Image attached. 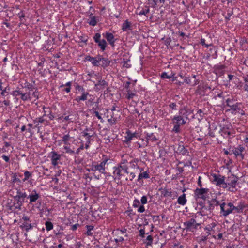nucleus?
<instances>
[{"label": "nucleus", "instance_id": "nucleus-1", "mask_svg": "<svg viewBox=\"0 0 248 248\" xmlns=\"http://www.w3.org/2000/svg\"><path fill=\"white\" fill-rule=\"evenodd\" d=\"M13 94L16 96L21 95V99L24 101L33 99L35 101L38 99L39 93L37 89L24 92V90L18 89L13 91Z\"/></svg>", "mask_w": 248, "mask_h": 248}, {"label": "nucleus", "instance_id": "nucleus-2", "mask_svg": "<svg viewBox=\"0 0 248 248\" xmlns=\"http://www.w3.org/2000/svg\"><path fill=\"white\" fill-rule=\"evenodd\" d=\"M108 160V158H105L102 160L99 164H98L96 162H93L90 166V168L88 169V170L94 172L93 173L94 177L96 179L99 180L101 177V175L96 174L95 172L98 171L101 174H105V166Z\"/></svg>", "mask_w": 248, "mask_h": 248}, {"label": "nucleus", "instance_id": "nucleus-3", "mask_svg": "<svg viewBox=\"0 0 248 248\" xmlns=\"http://www.w3.org/2000/svg\"><path fill=\"white\" fill-rule=\"evenodd\" d=\"M220 207V213L224 217H226L231 213H232V203L223 202L219 204Z\"/></svg>", "mask_w": 248, "mask_h": 248}, {"label": "nucleus", "instance_id": "nucleus-4", "mask_svg": "<svg viewBox=\"0 0 248 248\" xmlns=\"http://www.w3.org/2000/svg\"><path fill=\"white\" fill-rule=\"evenodd\" d=\"M76 89L78 91L77 93H79L80 92L81 93V95H77L75 99V101L77 102H80V101L86 100L88 98V96L89 95V94L88 92L85 91V89L83 87L78 85L76 86Z\"/></svg>", "mask_w": 248, "mask_h": 248}, {"label": "nucleus", "instance_id": "nucleus-5", "mask_svg": "<svg viewBox=\"0 0 248 248\" xmlns=\"http://www.w3.org/2000/svg\"><path fill=\"white\" fill-rule=\"evenodd\" d=\"M209 191V189L208 188H197L194 190V197L196 199H203V200H205V199H206L205 194H207Z\"/></svg>", "mask_w": 248, "mask_h": 248}, {"label": "nucleus", "instance_id": "nucleus-6", "mask_svg": "<svg viewBox=\"0 0 248 248\" xmlns=\"http://www.w3.org/2000/svg\"><path fill=\"white\" fill-rule=\"evenodd\" d=\"M238 180V178L233 174H232L227 178L226 181L227 184L229 186H231V187H229L228 189L229 191L232 192L234 191L233 189H231V188H232L233 189L236 187Z\"/></svg>", "mask_w": 248, "mask_h": 248}, {"label": "nucleus", "instance_id": "nucleus-7", "mask_svg": "<svg viewBox=\"0 0 248 248\" xmlns=\"http://www.w3.org/2000/svg\"><path fill=\"white\" fill-rule=\"evenodd\" d=\"M100 38L101 34L99 33H96L93 36L94 42L97 44L101 50L103 51L106 49L107 42L104 39L101 40Z\"/></svg>", "mask_w": 248, "mask_h": 248}, {"label": "nucleus", "instance_id": "nucleus-8", "mask_svg": "<svg viewBox=\"0 0 248 248\" xmlns=\"http://www.w3.org/2000/svg\"><path fill=\"white\" fill-rule=\"evenodd\" d=\"M49 156L51 158L52 165L54 167L57 166L58 165L59 161L61 160V155L55 151H51L49 154Z\"/></svg>", "mask_w": 248, "mask_h": 248}, {"label": "nucleus", "instance_id": "nucleus-9", "mask_svg": "<svg viewBox=\"0 0 248 248\" xmlns=\"http://www.w3.org/2000/svg\"><path fill=\"white\" fill-rule=\"evenodd\" d=\"M145 138L146 140L143 142V146L146 147L148 146L149 142H155L158 140V139L156 138V137L155 135L153 133H148L145 132Z\"/></svg>", "mask_w": 248, "mask_h": 248}, {"label": "nucleus", "instance_id": "nucleus-10", "mask_svg": "<svg viewBox=\"0 0 248 248\" xmlns=\"http://www.w3.org/2000/svg\"><path fill=\"white\" fill-rule=\"evenodd\" d=\"M46 114L45 113L43 116L36 118L35 119L33 120V123L35 124V127L39 128L41 126L40 124H42L46 126L48 125V122L47 120L44 118V116H46Z\"/></svg>", "mask_w": 248, "mask_h": 248}, {"label": "nucleus", "instance_id": "nucleus-11", "mask_svg": "<svg viewBox=\"0 0 248 248\" xmlns=\"http://www.w3.org/2000/svg\"><path fill=\"white\" fill-rule=\"evenodd\" d=\"M245 150V148L241 145H238L236 148L232 150L233 153L235 156L239 157L242 160L244 158V155L243 154Z\"/></svg>", "mask_w": 248, "mask_h": 248}, {"label": "nucleus", "instance_id": "nucleus-12", "mask_svg": "<svg viewBox=\"0 0 248 248\" xmlns=\"http://www.w3.org/2000/svg\"><path fill=\"white\" fill-rule=\"evenodd\" d=\"M81 134L86 140H91V138L94 136L95 133L92 128H86L81 132Z\"/></svg>", "mask_w": 248, "mask_h": 248}, {"label": "nucleus", "instance_id": "nucleus-13", "mask_svg": "<svg viewBox=\"0 0 248 248\" xmlns=\"http://www.w3.org/2000/svg\"><path fill=\"white\" fill-rule=\"evenodd\" d=\"M113 170V177H115V179L117 178L118 180H120L123 175V170L120 167V164L117 166L114 167Z\"/></svg>", "mask_w": 248, "mask_h": 248}, {"label": "nucleus", "instance_id": "nucleus-14", "mask_svg": "<svg viewBox=\"0 0 248 248\" xmlns=\"http://www.w3.org/2000/svg\"><path fill=\"white\" fill-rule=\"evenodd\" d=\"M195 220L193 218H191L189 220L184 223L185 229L186 231H193L194 230V224Z\"/></svg>", "mask_w": 248, "mask_h": 248}, {"label": "nucleus", "instance_id": "nucleus-15", "mask_svg": "<svg viewBox=\"0 0 248 248\" xmlns=\"http://www.w3.org/2000/svg\"><path fill=\"white\" fill-rule=\"evenodd\" d=\"M160 190L162 195L164 197L170 196L174 199L178 196L177 193L175 191H170L166 188L162 189Z\"/></svg>", "mask_w": 248, "mask_h": 248}, {"label": "nucleus", "instance_id": "nucleus-16", "mask_svg": "<svg viewBox=\"0 0 248 248\" xmlns=\"http://www.w3.org/2000/svg\"><path fill=\"white\" fill-rule=\"evenodd\" d=\"M213 178V181L216 183V185L219 186H221V184L224 183L225 181V177L221 175H217L216 174H213L212 175Z\"/></svg>", "mask_w": 248, "mask_h": 248}, {"label": "nucleus", "instance_id": "nucleus-17", "mask_svg": "<svg viewBox=\"0 0 248 248\" xmlns=\"http://www.w3.org/2000/svg\"><path fill=\"white\" fill-rule=\"evenodd\" d=\"M28 195L27 193L25 192H22L20 190H18L17 191V194L15 197V199L16 201H19V202L21 203V202H25V199L26 198H28Z\"/></svg>", "mask_w": 248, "mask_h": 248}, {"label": "nucleus", "instance_id": "nucleus-18", "mask_svg": "<svg viewBox=\"0 0 248 248\" xmlns=\"http://www.w3.org/2000/svg\"><path fill=\"white\" fill-rule=\"evenodd\" d=\"M164 0H148L147 4L149 7L156 8L160 6V4H163Z\"/></svg>", "mask_w": 248, "mask_h": 248}, {"label": "nucleus", "instance_id": "nucleus-19", "mask_svg": "<svg viewBox=\"0 0 248 248\" xmlns=\"http://www.w3.org/2000/svg\"><path fill=\"white\" fill-rule=\"evenodd\" d=\"M39 194L35 190H32L28 196V198L30 200V203L32 204L37 201L39 198Z\"/></svg>", "mask_w": 248, "mask_h": 248}, {"label": "nucleus", "instance_id": "nucleus-20", "mask_svg": "<svg viewBox=\"0 0 248 248\" xmlns=\"http://www.w3.org/2000/svg\"><path fill=\"white\" fill-rule=\"evenodd\" d=\"M208 205L206 206L205 209L212 212L215 208V206L219 205V202L216 199H212L211 201H208Z\"/></svg>", "mask_w": 248, "mask_h": 248}, {"label": "nucleus", "instance_id": "nucleus-21", "mask_svg": "<svg viewBox=\"0 0 248 248\" xmlns=\"http://www.w3.org/2000/svg\"><path fill=\"white\" fill-rule=\"evenodd\" d=\"M232 213H239L243 212L245 206L244 203L240 202L238 206H235L232 203Z\"/></svg>", "mask_w": 248, "mask_h": 248}, {"label": "nucleus", "instance_id": "nucleus-22", "mask_svg": "<svg viewBox=\"0 0 248 248\" xmlns=\"http://www.w3.org/2000/svg\"><path fill=\"white\" fill-rule=\"evenodd\" d=\"M209 236H207V234L203 235L201 234V236L196 238L197 242L201 245H205L207 243V240L208 239Z\"/></svg>", "mask_w": 248, "mask_h": 248}, {"label": "nucleus", "instance_id": "nucleus-23", "mask_svg": "<svg viewBox=\"0 0 248 248\" xmlns=\"http://www.w3.org/2000/svg\"><path fill=\"white\" fill-rule=\"evenodd\" d=\"M104 36L110 45L114 46L116 40L114 39V36L113 34L109 32H106Z\"/></svg>", "mask_w": 248, "mask_h": 248}, {"label": "nucleus", "instance_id": "nucleus-24", "mask_svg": "<svg viewBox=\"0 0 248 248\" xmlns=\"http://www.w3.org/2000/svg\"><path fill=\"white\" fill-rule=\"evenodd\" d=\"M242 104L240 103H236L232 105L230 108L229 110L232 111V114H236L237 113L238 110H240V108Z\"/></svg>", "mask_w": 248, "mask_h": 248}, {"label": "nucleus", "instance_id": "nucleus-25", "mask_svg": "<svg viewBox=\"0 0 248 248\" xmlns=\"http://www.w3.org/2000/svg\"><path fill=\"white\" fill-rule=\"evenodd\" d=\"M122 30L123 31H128L131 30L132 28L131 22L128 21V20H125L122 24Z\"/></svg>", "mask_w": 248, "mask_h": 248}, {"label": "nucleus", "instance_id": "nucleus-26", "mask_svg": "<svg viewBox=\"0 0 248 248\" xmlns=\"http://www.w3.org/2000/svg\"><path fill=\"white\" fill-rule=\"evenodd\" d=\"M219 132L224 138H229L231 135V132L229 131V127H222Z\"/></svg>", "mask_w": 248, "mask_h": 248}, {"label": "nucleus", "instance_id": "nucleus-27", "mask_svg": "<svg viewBox=\"0 0 248 248\" xmlns=\"http://www.w3.org/2000/svg\"><path fill=\"white\" fill-rule=\"evenodd\" d=\"M216 226V223L213 222L205 227L204 230L207 231L206 233L207 234V236H209L211 234V231H212Z\"/></svg>", "mask_w": 248, "mask_h": 248}, {"label": "nucleus", "instance_id": "nucleus-28", "mask_svg": "<svg viewBox=\"0 0 248 248\" xmlns=\"http://www.w3.org/2000/svg\"><path fill=\"white\" fill-rule=\"evenodd\" d=\"M126 134L124 139V142L126 143L130 142L132 138L135 136V133H132L129 130L126 131Z\"/></svg>", "mask_w": 248, "mask_h": 248}, {"label": "nucleus", "instance_id": "nucleus-29", "mask_svg": "<svg viewBox=\"0 0 248 248\" xmlns=\"http://www.w3.org/2000/svg\"><path fill=\"white\" fill-rule=\"evenodd\" d=\"M172 120H175L177 124L179 125H184L186 123V121L184 120L182 116H175Z\"/></svg>", "mask_w": 248, "mask_h": 248}, {"label": "nucleus", "instance_id": "nucleus-30", "mask_svg": "<svg viewBox=\"0 0 248 248\" xmlns=\"http://www.w3.org/2000/svg\"><path fill=\"white\" fill-rule=\"evenodd\" d=\"M187 202L186 199V195L185 194H183L179 196L177 200V202L179 204L181 205H185Z\"/></svg>", "mask_w": 248, "mask_h": 248}, {"label": "nucleus", "instance_id": "nucleus-31", "mask_svg": "<svg viewBox=\"0 0 248 248\" xmlns=\"http://www.w3.org/2000/svg\"><path fill=\"white\" fill-rule=\"evenodd\" d=\"M178 152L183 155H189V152L184 146V145H179L178 148Z\"/></svg>", "mask_w": 248, "mask_h": 248}, {"label": "nucleus", "instance_id": "nucleus-32", "mask_svg": "<svg viewBox=\"0 0 248 248\" xmlns=\"http://www.w3.org/2000/svg\"><path fill=\"white\" fill-rule=\"evenodd\" d=\"M20 227L28 232L30 230L32 229L33 225L31 222H23L20 225Z\"/></svg>", "mask_w": 248, "mask_h": 248}, {"label": "nucleus", "instance_id": "nucleus-33", "mask_svg": "<svg viewBox=\"0 0 248 248\" xmlns=\"http://www.w3.org/2000/svg\"><path fill=\"white\" fill-rule=\"evenodd\" d=\"M139 161V160L136 158L132 160L129 162V167L134 169L139 168V166L138 165Z\"/></svg>", "mask_w": 248, "mask_h": 248}, {"label": "nucleus", "instance_id": "nucleus-34", "mask_svg": "<svg viewBox=\"0 0 248 248\" xmlns=\"http://www.w3.org/2000/svg\"><path fill=\"white\" fill-rule=\"evenodd\" d=\"M34 89H36L33 85L29 82H26L24 84V87L21 90H24V92H26V91H33Z\"/></svg>", "mask_w": 248, "mask_h": 248}, {"label": "nucleus", "instance_id": "nucleus-35", "mask_svg": "<svg viewBox=\"0 0 248 248\" xmlns=\"http://www.w3.org/2000/svg\"><path fill=\"white\" fill-rule=\"evenodd\" d=\"M116 118L114 117V113L110 112V118L108 119V122L111 125H114L116 124Z\"/></svg>", "mask_w": 248, "mask_h": 248}, {"label": "nucleus", "instance_id": "nucleus-36", "mask_svg": "<svg viewBox=\"0 0 248 248\" xmlns=\"http://www.w3.org/2000/svg\"><path fill=\"white\" fill-rule=\"evenodd\" d=\"M88 23L90 25L92 26H95L97 24L96 17L95 16H93L92 14L90 15V20L88 22Z\"/></svg>", "mask_w": 248, "mask_h": 248}, {"label": "nucleus", "instance_id": "nucleus-37", "mask_svg": "<svg viewBox=\"0 0 248 248\" xmlns=\"http://www.w3.org/2000/svg\"><path fill=\"white\" fill-rule=\"evenodd\" d=\"M18 16L20 20V24H25L26 20L25 18V15L23 11L18 13Z\"/></svg>", "mask_w": 248, "mask_h": 248}, {"label": "nucleus", "instance_id": "nucleus-38", "mask_svg": "<svg viewBox=\"0 0 248 248\" xmlns=\"http://www.w3.org/2000/svg\"><path fill=\"white\" fill-rule=\"evenodd\" d=\"M108 84L104 80H100L98 81L97 83L95 84L96 87L99 86L100 88H104L107 86Z\"/></svg>", "mask_w": 248, "mask_h": 248}, {"label": "nucleus", "instance_id": "nucleus-39", "mask_svg": "<svg viewBox=\"0 0 248 248\" xmlns=\"http://www.w3.org/2000/svg\"><path fill=\"white\" fill-rule=\"evenodd\" d=\"M86 227L87 230L86 234L88 236H92L93 233L91 231L93 230L94 226L92 225H87Z\"/></svg>", "mask_w": 248, "mask_h": 248}, {"label": "nucleus", "instance_id": "nucleus-40", "mask_svg": "<svg viewBox=\"0 0 248 248\" xmlns=\"http://www.w3.org/2000/svg\"><path fill=\"white\" fill-rule=\"evenodd\" d=\"M136 95V93H133L131 90H127V94L126 95L125 97L128 100H130L131 99H132L134 96Z\"/></svg>", "mask_w": 248, "mask_h": 248}, {"label": "nucleus", "instance_id": "nucleus-41", "mask_svg": "<svg viewBox=\"0 0 248 248\" xmlns=\"http://www.w3.org/2000/svg\"><path fill=\"white\" fill-rule=\"evenodd\" d=\"M70 139V137L69 133H68L67 134H66L62 137V140L64 143V144H68V141H69Z\"/></svg>", "mask_w": 248, "mask_h": 248}, {"label": "nucleus", "instance_id": "nucleus-42", "mask_svg": "<svg viewBox=\"0 0 248 248\" xmlns=\"http://www.w3.org/2000/svg\"><path fill=\"white\" fill-rule=\"evenodd\" d=\"M79 38L80 39V42H82L85 45L87 44V42L89 38L88 36L85 35H81L79 37Z\"/></svg>", "mask_w": 248, "mask_h": 248}, {"label": "nucleus", "instance_id": "nucleus-43", "mask_svg": "<svg viewBox=\"0 0 248 248\" xmlns=\"http://www.w3.org/2000/svg\"><path fill=\"white\" fill-rule=\"evenodd\" d=\"M102 62V66L103 67H107L108 66L110 63V61L107 58H103V59L101 61Z\"/></svg>", "mask_w": 248, "mask_h": 248}, {"label": "nucleus", "instance_id": "nucleus-44", "mask_svg": "<svg viewBox=\"0 0 248 248\" xmlns=\"http://www.w3.org/2000/svg\"><path fill=\"white\" fill-rule=\"evenodd\" d=\"M120 167L122 169L123 172L127 173V174H128L129 173V172L128 171V167L124 163H121L120 164Z\"/></svg>", "mask_w": 248, "mask_h": 248}, {"label": "nucleus", "instance_id": "nucleus-45", "mask_svg": "<svg viewBox=\"0 0 248 248\" xmlns=\"http://www.w3.org/2000/svg\"><path fill=\"white\" fill-rule=\"evenodd\" d=\"M45 226L46 228V230L47 231H49L51 230H52L53 228V225L52 222L50 221H46L45 222Z\"/></svg>", "mask_w": 248, "mask_h": 248}, {"label": "nucleus", "instance_id": "nucleus-46", "mask_svg": "<svg viewBox=\"0 0 248 248\" xmlns=\"http://www.w3.org/2000/svg\"><path fill=\"white\" fill-rule=\"evenodd\" d=\"M32 175L31 172L26 171L24 172V178L23 179V182H25L26 181L28 180V179L31 177Z\"/></svg>", "mask_w": 248, "mask_h": 248}, {"label": "nucleus", "instance_id": "nucleus-47", "mask_svg": "<svg viewBox=\"0 0 248 248\" xmlns=\"http://www.w3.org/2000/svg\"><path fill=\"white\" fill-rule=\"evenodd\" d=\"M130 61L129 60H125L124 59H123V66L125 67V68H130L131 65L130 64H128V62Z\"/></svg>", "mask_w": 248, "mask_h": 248}, {"label": "nucleus", "instance_id": "nucleus-48", "mask_svg": "<svg viewBox=\"0 0 248 248\" xmlns=\"http://www.w3.org/2000/svg\"><path fill=\"white\" fill-rule=\"evenodd\" d=\"M233 99H231L230 98H228L226 100V105L229 107H230L233 104Z\"/></svg>", "mask_w": 248, "mask_h": 248}, {"label": "nucleus", "instance_id": "nucleus-49", "mask_svg": "<svg viewBox=\"0 0 248 248\" xmlns=\"http://www.w3.org/2000/svg\"><path fill=\"white\" fill-rule=\"evenodd\" d=\"M149 7H150L148 6V7H147V8L146 9L141 10L139 13V15H145V16H146L148 13H149V11H150Z\"/></svg>", "mask_w": 248, "mask_h": 248}, {"label": "nucleus", "instance_id": "nucleus-50", "mask_svg": "<svg viewBox=\"0 0 248 248\" xmlns=\"http://www.w3.org/2000/svg\"><path fill=\"white\" fill-rule=\"evenodd\" d=\"M64 149L65 150V152L70 154H73L75 152L72 150L69 146H64Z\"/></svg>", "mask_w": 248, "mask_h": 248}, {"label": "nucleus", "instance_id": "nucleus-51", "mask_svg": "<svg viewBox=\"0 0 248 248\" xmlns=\"http://www.w3.org/2000/svg\"><path fill=\"white\" fill-rule=\"evenodd\" d=\"M24 202H21V203L19 202V201H17V203L15 204V208L21 210V206L23 205Z\"/></svg>", "mask_w": 248, "mask_h": 248}, {"label": "nucleus", "instance_id": "nucleus-52", "mask_svg": "<svg viewBox=\"0 0 248 248\" xmlns=\"http://www.w3.org/2000/svg\"><path fill=\"white\" fill-rule=\"evenodd\" d=\"M146 240L148 241L146 244L147 246H151L153 242V237L151 235H148L147 237Z\"/></svg>", "mask_w": 248, "mask_h": 248}, {"label": "nucleus", "instance_id": "nucleus-53", "mask_svg": "<svg viewBox=\"0 0 248 248\" xmlns=\"http://www.w3.org/2000/svg\"><path fill=\"white\" fill-rule=\"evenodd\" d=\"M180 125L179 124H176L174 125L172 131L175 133H179L180 132Z\"/></svg>", "mask_w": 248, "mask_h": 248}, {"label": "nucleus", "instance_id": "nucleus-54", "mask_svg": "<svg viewBox=\"0 0 248 248\" xmlns=\"http://www.w3.org/2000/svg\"><path fill=\"white\" fill-rule=\"evenodd\" d=\"M140 204V202L138 199H135L133 201V206L134 208H137L139 206Z\"/></svg>", "mask_w": 248, "mask_h": 248}, {"label": "nucleus", "instance_id": "nucleus-55", "mask_svg": "<svg viewBox=\"0 0 248 248\" xmlns=\"http://www.w3.org/2000/svg\"><path fill=\"white\" fill-rule=\"evenodd\" d=\"M200 44H202V46H204L205 47H208L209 46H212V44H207L205 43V40L204 39H201Z\"/></svg>", "mask_w": 248, "mask_h": 248}, {"label": "nucleus", "instance_id": "nucleus-56", "mask_svg": "<svg viewBox=\"0 0 248 248\" xmlns=\"http://www.w3.org/2000/svg\"><path fill=\"white\" fill-rule=\"evenodd\" d=\"M141 203L144 205L146 204L147 202V197L146 196H143L141 198Z\"/></svg>", "mask_w": 248, "mask_h": 248}, {"label": "nucleus", "instance_id": "nucleus-57", "mask_svg": "<svg viewBox=\"0 0 248 248\" xmlns=\"http://www.w3.org/2000/svg\"><path fill=\"white\" fill-rule=\"evenodd\" d=\"M169 107L173 110H177V105L176 103L172 102L170 103L169 105Z\"/></svg>", "mask_w": 248, "mask_h": 248}, {"label": "nucleus", "instance_id": "nucleus-58", "mask_svg": "<svg viewBox=\"0 0 248 248\" xmlns=\"http://www.w3.org/2000/svg\"><path fill=\"white\" fill-rule=\"evenodd\" d=\"M161 77L162 78H170L171 77L170 76H169L167 73L165 72H163L161 75Z\"/></svg>", "mask_w": 248, "mask_h": 248}, {"label": "nucleus", "instance_id": "nucleus-59", "mask_svg": "<svg viewBox=\"0 0 248 248\" xmlns=\"http://www.w3.org/2000/svg\"><path fill=\"white\" fill-rule=\"evenodd\" d=\"M22 220L24 221V222H31L30 217L24 215Z\"/></svg>", "mask_w": 248, "mask_h": 248}, {"label": "nucleus", "instance_id": "nucleus-60", "mask_svg": "<svg viewBox=\"0 0 248 248\" xmlns=\"http://www.w3.org/2000/svg\"><path fill=\"white\" fill-rule=\"evenodd\" d=\"M93 114L95 115L97 118L101 121V122H103V119L101 115L99 114V112L97 111H95L93 112Z\"/></svg>", "mask_w": 248, "mask_h": 248}, {"label": "nucleus", "instance_id": "nucleus-61", "mask_svg": "<svg viewBox=\"0 0 248 248\" xmlns=\"http://www.w3.org/2000/svg\"><path fill=\"white\" fill-rule=\"evenodd\" d=\"M244 80L245 81V84L244 85V88L245 90L248 92V78H245Z\"/></svg>", "mask_w": 248, "mask_h": 248}, {"label": "nucleus", "instance_id": "nucleus-62", "mask_svg": "<svg viewBox=\"0 0 248 248\" xmlns=\"http://www.w3.org/2000/svg\"><path fill=\"white\" fill-rule=\"evenodd\" d=\"M145 232L144 229H141L140 230V236H141L142 238H144L145 237Z\"/></svg>", "mask_w": 248, "mask_h": 248}, {"label": "nucleus", "instance_id": "nucleus-63", "mask_svg": "<svg viewBox=\"0 0 248 248\" xmlns=\"http://www.w3.org/2000/svg\"><path fill=\"white\" fill-rule=\"evenodd\" d=\"M92 64L95 66H97L99 65V63L97 62V61L96 60V58L94 57L93 58V60L91 62Z\"/></svg>", "mask_w": 248, "mask_h": 248}, {"label": "nucleus", "instance_id": "nucleus-64", "mask_svg": "<svg viewBox=\"0 0 248 248\" xmlns=\"http://www.w3.org/2000/svg\"><path fill=\"white\" fill-rule=\"evenodd\" d=\"M145 209L144 206L142 205L140 206L139 208L138 209V212L140 213H143L145 211Z\"/></svg>", "mask_w": 248, "mask_h": 248}]
</instances>
